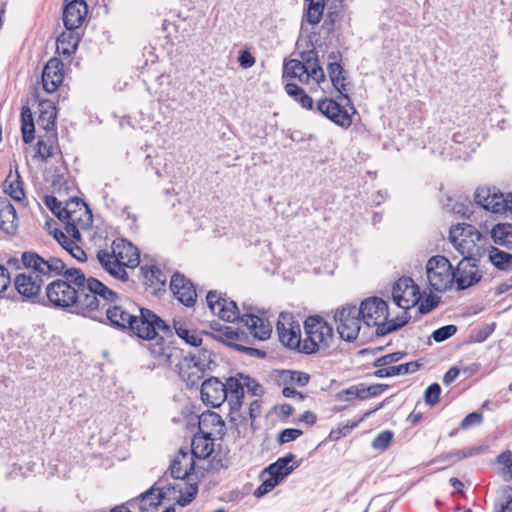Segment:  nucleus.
Segmentation results:
<instances>
[{"label":"nucleus","mask_w":512,"mask_h":512,"mask_svg":"<svg viewBox=\"0 0 512 512\" xmlns=\"http://www.w3.org/2000/svg\"><path fill=\"white\" fill-rule=\"evenodd\" d=\"M170 475L174 479L184 480L193 474L195 470V460L190 455L187 448H180L177 455L172 460L170 466Z\"/></svg>","instance_id":"nucleus-21"},{"label":"nucleus","mask_w":512,"mask_h":512,"mask_svg":"<svg viewBox=\"0 0 512 512\" xmlns=\"http://www.w3.org/2000/svg\"><path fill=\"white\" fill-rule=\"evenodd\" d=\"M197 493L198 485L196 483L191 484L187 491L177 498L176 503L181 507H186L196 498Z\"/></svg>","instance_id":"nucleus-61"},{"label":"nucleus","mask_w":512,"mask_h":512,"mask_svg":"<svg viewBox=\"0 0 512 512\" xmlns=\"http://www.w3.org/2000/svg\"><path fill=\"white\" fill-rule=\"evenodd\" d=\"M74 274H76L74 282L80 289V315L95 321H102L107 307L119 300L118 293L99 279L92 276L86 277L81 269L74 271Z\"/></svg>","instance_id":"nucleus-3"},{"label":"nucleus","mask_w":512,"mask_h":512,"mask_svg":"<svg viewBox=\"0 0 512 512\" xmlns=\"http://www.w3.org/2000/svg\"><path fill=\"white\" fill-rule=\"evenodd\" d=\"M358 308L363 323L369 327L375 326L377 329L379 325H383L388 320V304L379 297H370L363 300Z\"/></svg>","instance_id":"nucleus-9"},{"label":"nucleus","mask_w":512,"mask_h":512,"mask_svg":"<svg viewBox=\"0 0 512 512\" xmlns=\"http://www.w3.org/2000/svg\"><path fill=\"white\" fill-rule=\"evenodd\" d=\"M317 111L341 128L348 129L352 116L340 103L331 98H322L317 102Z\"/></svg>","instance_id":"nucleus-11"},{"label":"nucleus","mask_w":512,"mask_h":512,"mask_svg":"<svg viewBox=\"0 0 512 512\" xmlns=\"http://www.w3.org/2000/svg\"><path fill=\"white\" fill-rule=\"evenodd\" d=\"M426 274L430 287L438 292L447 291L455 282V269L442 255L433 256L428 260Z\"/></svg>","instance_id":"nucleus-7"},{"label":"nucleus","mask_w":512,"mask_h":512,"mask_svg":"<svg viewBox=\"0 0 512 512\" xmlns=\"http://www.w3.org/2000/svg\"><path fill=\"white\" fill-rule=\"evenodd\" d=\"M305 339L302 343V353L314 354L321 349H327L333 341V327L319 315L307 317L304 321Z\"/></svg>","instance_id":"nucleus-6"},{"label":"nucleus","mask_w":512,"mask_h":512,"mask_svg":"<svg viewBox=\"0 0 512 512\" xmlns=\"http://www.w3.org/2000/svg\"><path fill=\"white\" fill-rule=\"evenodd\" d=\"M74 271H80V269L66 267L63 274L49 281L39 304L80 315L81 296L80 289L74 282L76 278Z\"/></svg>","instance_id":"nucleus-4"},{"label":"nucleus","mask_w":512,"mask_h":512,"mask_svg":"<svg viewBox=\"0 0 512 512\" xmlns=\"http://www.w3.org/2000/svg\"><path fill=\"white\" fill-rule=\"evenodd\" d=\"M405 356H406V353L405 352H400V351L389 353V354H386V355H383V356L377 358L373 362V366L374 367L387 366V365H389L391 363H395V362L400 361Z\"/></svg>","instance_id":"nucleus-60"},{"label":"nucleus","mask_w":512,"mask_h":512,"mask_svg":"<svg viewBox=\"0 0 512 512\" xmlns=\"http://www.w3.org/2000/svg\"><path fill=\"white\" fill-rule=\"evenodd\" d=\"M192 361L193 358H183L177 364L179 377L188 387L197 386L206 372L203 368L197 367Z\"/></svg>","instance_id":"nucleus-27"},{"label":"nucleus","mask_w":512,"mask_h":512,"mask_svg":"<svg viewBox=\"0 0 512 512\" xmlns=\"http://www.w3.org/2000/svg\"><path fill=\"white\" fill-rule=\"evenodd\" d=\"M409 319L410 316L404 312L402 315L397 316L391 321L387 320L383 325H379V328L376 329V334L378 336H385L391 332L397 331L398 329L405 326L409 322Z\"/></svg>","instance_id":"nucleus-41"},{"label":"nucleus","mask_w":512,"mask_h":512,"mask_svg":"<svg viewBox=\"0 0 512 512\" xmlns=\"http://www.w3.org/2000/svg\"><path fill=\"white\" fill-rule=\"evenodd\" d=\"M224 427V421L216 412L206 411L199 416L198 428L200 433L212 436L215 431L218 434H222Z\"/></svg>","instance_id":"nucleus-29"},{"label":"nucleus","mask_w":512,"mask_h":512,"mask_svg":"<svg viewBox=\"0 0 512 512\" xmlns=\"http://www.w3.org/2000/svg\"><path fill=\"white\" fill-rule=\"evenodd\" d=\"M170 289L177 300L186 307H192L196 303L197 292L194 284L183 274L176 272L172 275Z\"/></svg>","instance_id":"nucleus-14"},{"label":"nucleus","mask_w":512,"mask_h":512,"mask_svg":"<svg viewBox=\"0 0 512 512\" xmlns=\"http://www.w3.org/2000/svg\"><path fill=\"white\" fill-rule=\"evenodd\" d=\"M238 330L239 329L235 330L230 326H224L221 334L219 335H214L213 333L210 332H206L205 334L234 349L235 345H241L240 343L235 342V340L238 337Z\"/></svg>","instance_id":"nucleus-44"},{"label":"nucleus","mask_w":512,"mask_h":512,"mask_svg":"<svg viewBox=\"0 0 512 512\" xmlns=\"http://www.w3.org/2000/svg\"><path fill=\"white\" fill-rule=\"evenodd\" d=\"M173 328L176 335L182 339L186 344L193 347L202 345V338L195 330H190L186 327V323L182 320H173Z\"/></svg>","instance_id":"nucleus-34"},{"label":"nucleus","mask_w":512,"mask_h":512,"mask_svg":"<svg viewBox=\"0 0 512 512\" xmlns=\"http://www.w3.org/2000/svg\"><path fill=\"white\" fill-rule=\"evenodd\" d=\"M78 42L79 38L74 33V30L62 32L57 38L56 51L58 54L70 56L76 51Z\"/></svg>","instance_id":"nucleus-33"},{"label":"nucleus","mask_w":512,"mask_h":512,"mask_svg":"<svg viewBox=\"0 0 512 512\" xmlns=\"http://www.w3.org/2000/svg\"><path fill=\"white\" fill-rule=\"evenodd\" d=\"M286 320V315L282 313L276 325L279 340L285 347L302 353L303 341L301 340L300 327L298 324L293 325V323H288L289 327H286Z\"/></svg>","instance_id":"nucleus-19"},{"label":"nucleus","mask_w":512,"mask_h":512,"mask_svg":"<svg viewBox=\"0 0 512 512\" xmlns=\"http://www.w3.org/2000/svg\"><path fill=\"white\" fill-rule=\"evenodd\" d=\"M422 366L419 361H411L404 364L391 366L393 376L406 375L417 372Z\"/></svg>","instance_id":"nucleus-56"},{"label":"nucleus","mask_w":512,"mask_h":512,"mask_svg":"<svg viewBox=\"0 0 512 512\" xmlns=\"http://www.w3.org/2000/svg\"><path fill=\"white\" fill-rule=\"evenodd\" d=\"M278 484L279 482L276 479H274L272 476H269V478L265 479L254 491L253 495L257 498H260L272 491Z\"/></svg>","instance_id":"nucleus-64"},{"label":"nucleus","mask_w":512,"mask_h":512,"mask_svg":"<svg viewBox=\"0 0 512 512\" xmlns=\"http://www.w3.org/2000/svg\"><path fill=\"white\" fill-rule=\"evenodd\" d=\"M303 434V432L300 429L296 428H286L280 431L277 437V441L280 444H285L291 441L296 440L298 437H300Z\"/></svg>","instance_id":"nucleus-62"},{"label":"nucleus","mask_w":512,"mask_h":512,"mask_svg":"<svg viewBox=\"0 0 512 512\" xmlns=\"http://www.w3.org/2000/svg\"><path fill=\"white\" fill-rule=\"evenodd\" d=\"M44 203L59 220L65 219V215L63 213L65 210V205L62 206V202L59 201L55 196H45Z\"/></svg>","instance_id":"nucleus-55"},{"label":"nucleus","mask_w":512,"mask_h":512,"mask_svg":"<svg viewBox=\"0 0 512 512\" xmlns=\"http://www.w3.org/2000/svg\"><path fill=\"white\" fill-rule=\"evenodd\" d=\"M280 379L284 385L306 386L309 383L310 375L302 371L282 370Z\"/></svg>","instance_id":"nucleus-39"},{"label":"nucleus","mask_w":512,"mask_h":512,"mask_svg":"<svg viewBox=\"0 0 512 512\" xmlns=\"http://www.w3.org/2000/svg\"><path fill=\"white\" fill-rule=\"evenodd\" d=\"M482 274L478 270V260L473 257H463L455 268V282L458 290H464L478 283Z\"/></svg>","instance_id":"nucleus-12"},{"label":"nucleus","mask_w":512,"mask_h":512,"mask_svg":"<svg viewBox=\"0 0 512 512\" xmlns=\"http://www.w3.org/2000/svg\"><path fill=\"white\" fill-rule=\"evenodd\" d=\"M441 387L438 383H432L425 391L424 400L429 406H434L439 402Z\"/></svg>","instance_id":"nucleus-59"},{"label":"nucleus","mask_w":512,"mask_h":512,"mask_svg":"<svg viewBox=\"0 0 512 512\" xmlns=\"http://www.w3.org/2000/svg\"><path fill=\"white\" fill-rule=\"evenodd\" d=\"M474 227L470 224H457L450 229L449 239L457 246L459 236H470L473 233Z\"/></svg>","instance_id":"nucleus-54"},{"label":"nucleus","mask_w":512,"mask_h":512,"mask_svg":"<svg viewBox=\"0 0 512 512\" xmlns=\"http://www.w3.org/2000/svg\"><path fill=\"white\" fill-rule=\"evenodd\" d=\"M206 303L210 311L221 320L226 322L239 320L248 328L252 338L244 331L238 330L236 343L253 344L255 339L266 340L272 333V326L269 321L255 315L252 307L241 314L236 302L227 298L225 294L210 290L206 296Z\"/></svg>","instance_id":"nucleus-2"},{"label":"nucleus","mask_w":512,"mask_h":512,"mask_svg":"<svg viewBox=\"0 0 512 512\" xmlns=\"http://www.w3.org/2000/svg\"><path fill=\"white\" fill-rule=\"evenodd\" d=\"M383 407V403H380L379 406L374 408L373 410L366 411L358 420L356 421H348L345 424H340L337 428L340 432H345V436H347L354 428H356L362 421L376 412L378 409Z\"/></svg>","instance_id":"nucleus-57"},{"label":"nucleus","mask_w":512,"mask_h":512,"mask_svg":"<svg viewBox=\"0 0 512 512\" xmlns=\"http://www.w3.org/2000/svg\"><path fill=\"white\" fill-rule=\"evenodd\" d=\"M474 201L477 205L493 213L507 211V203L501 192L491 188H478L474 194Z\"/></svg>","instance_id":"nucleus-16"},{"label":"nucleus","mask_w":512,"mask_h":512,"mask_svg":"<svg viewBox=\"0 0 512 512\" xmlns=\"http://www.w3.org/2000/svg\"><path fill=\"white\" fill-rule=\"evenodd\" d=\"M480 452L479 447L465 448L462 450H454L447 453H442L431 460V463L440 462H457L462 459L472 457Z\"/></svg>","instance_id":"nucleus-36"},{"label":"nucleus","mask_w":512,"mask_h":512,"mask_svg":"<svg viewBox=\"0 0 512 512\" xmlns=\"http://www.w3.org/2000/svg\"><path fill=\"white\" fill-rule=\"evenodd\" d=\"M496 462L500 465H502L501 475L505 481H511L512 480V451L505 450L504 452L500 453L497 458Z\"/></svg>","instance_id":"nucleus-47"},{"label":"nucleus","mask_w":512,"mask_h":512,"mask_svg":"<svg viewBox=\"0 0 512 512\" xmlns=\"http://www.w3.org/2000/svg\"><path fill=\"white\" fill-rule=\"evenodd\" d=\"M394 433L391 430L380 432L372 441L371 446L378 451H385L392 442Z\"/></svg>","instance_id":"nucleus-53"},{"label":"nucleus","mask_w":512,"mask_h":512,"mask_svg":"<svg viewBox=\"0 0 512 512\" xmlns=\"http://www.w3.org/2000/svg\"><path fill=\"white\" fill-rule=\"evenodd\" d=\"M201 399L212 407H219L226 401L223 382L216 377H211L201 384Z\"/></svg>","instance_id":"nucleus-22"},{"label":"nucleus","mask_w":512,"mask_h":512,"mask_svg":"<svg viewBox=\"0 0 512 512\" xmlns=\"http://www.w3.org/2000/svg\"><path fill=\"white\" fill-rule=\"evenodd\" d=\"M214 449L213 438L210 435L203 433H196L191 441V452L190 455L193 459H205L211 455Z\"/></svg>","instance_id":"nucleus-30"},{"label":"nucleus","mask_w":512,"mask_h":512,"mask_svg":"<svg viewBox=\"0 0 512 512\" xmlns=\"http://www.w3.org/2000/svg\"><path fill=\"white\" fill-rule=\"evenodd\" d=\"M161 480L157 481L152 487L145 492L141 493L138 497L133 498L127 502L128 505L134 506L138 504L141 512H153L162 503L166 497L164 486H157Z\"/></svg>","instance_id":"nucleus-15"},{"label":"nucleus","mask_w":512,"mask_h":512,"mask_svg":"<svg viewBox=\"0 0 512 512\" xmlns=\"http://www.w3.org/2000/svg\"><path fill=\"white\" fill-rule=\"evenodd\" d=\"M342 9L338 8L337 5L329 6L328 12L322 24V29L327 33L331 34L336 28V24L342 19Z\"/></svg>","instance_id":"nucleus-43"},{"label":"nucleus","mask_w":512,"mask_h":512,"mask_svg":"<svg viewBox=\"0 0 512 512\" xmlns=\"http://www.w3.org/2000/svg\"><path fill=\"white\" fill-rule=\"evenodd\" d=\"M53 156V141L51 138L44 140L38 139L35 145V157L40 158L42 161H47Z\"/></svg>","instance_id":"nucleus-50"},{"label":"nucleus","mask_w":512,"mask_h":512,"mask_svg":"<svg viewBox=\"0 0 512 512\" xmlns=\"http://www.w3.org/2000/svg\"><path fill=\"white\" fill-rule=\"evenodd\" d=\"M46 283L42 279L35 278L26 272L16 275L14 278V287L17 292L27 300L39 303L42 298V287Z\"/></svg>","instance_id":"nucleus-13"},{"label":"nucleus","mask_w":512,"mask_h":512,"mask_svg":"<svg viewBox=\"0 0 512 512\" xmlns=\"http://www.w3.org/2000/svg\"><path fill=\"white\" fill-rule=\"evenodd\" d=\"M295 459V455L288 453L283 457L278 458L275 462L268 465L262 472V474H268L276 479L279 483L283 481L285 477L291 474L296 468L300 466V461L289 465Z\"/></svg>","instance_id":"nucleus-25"},{"label":"nucleus","mask_w":512,"mask_h":512,"mask_svg":"<svg viewBox=\"0 0 512 512\" xmlns=\"http://www.w3.org/2000/svg\"><path fill=\"white\" fill-rule=\"evenodd\" d=\"M334 318L341 339L351 342L357 338L361 322H363L358 307L355 305L343 306L336 311Z\"/></svg>","instance_id":"nucleus-8"},{"label":"nucleus","mask_w":512,"mask_h":512,"mask_svg":"<svg viewBox=\"0 0 512 512\" xmlns=\"http://www.w3.org/2000/svg\"><path fill=\"white\" fill-rule=\"evenodd\" d=\"M283 78H297L302 83H308L311 79L301 58L290 59L284 63Z\"/></svg>","instance_id":"nucleus-32"},{"label":"nucleus","mask_w":512,"mask_h":512,"mask_svg":"<svg viewBox=\"0 0 512 512\" xmlns=\"http://www.w3.org/2000/svg\"><path fill=\"white\" fill-rule=\"evenodd\" d=\"M491 237L495 244L512 249V224H496L491 230Z\"/></svg>","instance_id":"nucleus-35"},{"label":"nucleus","mask_w":512,"mask_h":512,"mask_svg":"<svg viewBox=\"0 0 512 512\" xmlns=\"http://www.w3.org/2000/svg\"><path fill=\"white\" fill-rule=\"evenodd\" d=\"M65 219L71 221H82L83 216L87 221H92V214L85 202L78 197L70 198L65 203Z\"/></svg>","instance_id":"nucleus-31"},{"label":"nucleus","mask_w":512,"mask_h":512,"mask_svg":"<svg viewBox=\"0 0 512 512\" xmlns=\"http://www.w3.org/2000/svg\"><path fill=\"white\" fill-rule=\"evenodd\" d=\"M419 287L416 284L410 285L405 292H402L403 300L400 302L402 309H409L419 300Z\"/></svg>","instance_id":"nucleus-52"},{"label":"nucleus","mask_w":512,"mask_h":512,"mask_svg":"<svg viewBox=\"0 0 512 512\" xmlns=\"http://www.w3.org/2000/svg\"><path fill=\"white\" fill-rule=\"evenodd\" d=\"M300 58L311 79L317 83L325 81V74L319 63L318 52L314 47L300 52Z\"/></svg>","instance_id":"nucleus-28"},{"label":"nucleus","mask_w":512,"mask_h":512,"mask_svg":"<svg viewBox=\"0 0 512 512\" xmlns=\"http://www.w3.org/2000/svg\"><path fill=\"white\" fill-rule=\"evenodd\" d=\"M15 173V179L10 181L8 188H5V192L14 200L21 201L25 197L23 183L17 170Z\"/></svg>","instance_id":"nucleus-51"},{"label":"nucleus","mask_w":512,"mask_h":512,"mask_svg":"<svg viewBox=\"0 0 512 512\" xmlns=\"http://www.w3.org/2000/svg\"><path fill=\"white\" fill-rule=\"evenodd\" d=\"M88 6L84 0H72L63 8V24L67 30H75L84 22Z\"/></svg>","instance_id":"nucleus-20"},{"label":"nucleus","mask_w":512,"mask_h":512,"mask_svg":"<svg viewBox=\"0 0 512 512\" xmlns=\"http://www.w3.org/2000/svg\"><path fill=\"white\" fill-rule=\"evenodd\" d=\"M66 221L65 232L67 237L70 236L73 241H79L81 239V234L79 231L80 228H88L92 221H87V219H82V221H71L70 219H64Z\"/></svg>","instance_id":"nucleus-45"},{"label":"nucleus","mask_w":512,"mask_h":512,"mask_svg":"<svg viewBox=\"0 0 512 512\" xmlns=\"http://www.w3.org/2000/svg\"><path fill=\"white\" fill-rule=\"evenodd\" d=\"M18 229V218L15 207L6 198L0 197V232L13 236Z\"/></svg>","instance_id":"nucleus-24"},{"label":"nucleus","mask_w":512,"mask_h":512,"mask_svg":"<svg viewBox=\"0 0 512 512\" xmlns=\"http://www.w3.org/2000/svg\"><path fill=\"white\" fill-rule=\"evenodd\" d=\"M48 107L51 108V110H41L38 120L39 123L42 124L43 127L47 130L54 127L56 118V113L54 112V108L50 105V103L48 104Z\"/></svg>","instance_id":"nucleus-63"},{"label":"nucleus","mask_w":512,"mask_h":512,"mask_svg":"<svg viewBox=\"0 0 512 512\" xmlns=\"http://www.w3.org/2000/svg\"><path fill=\"white\" fill-rule=\"evenodd\" d=\"M64 64L61 59L53 57L44 66L42 71V85L47 93L55 92L64 79Z\"/></svg>","instance_id":"nucleus-17"},{"label":"nucleus","mask_w":512,"mask_h":512,"mask_svg":"<svg viewBox=\"0 0 512 512\" xmlns=\"http://www.w3.org/2000/svg\"><path fill=\"white\" fill-rule=\"evenodd\" d=\"M226 401L230 400H243L244 398V387L243 384L235 377H229L226 382L223 383Z\"/></svg>","instance_id":"nucleus-40"},{"label":"nucleus","mask_w":512,"mask_h":512,"mask_svg":"<svg viewBox=\"0 0 512 512\" xmlns=\"http://www.w3.org/2000/svg\"><path fill=\"white\" fill-rule=\"evenodd\" d=\"M214 353L206 347H203L199 350L197 354H189L184 358H193L192 363L197 365V367L203 368V370L211 369L212 364H214Z\"/></svg>","instance_id":"nucleus-42"},{"label":"nucleus","mask_w":512,"mask_h":512,"mask_svg":"<svg viewBox=\"0 0 512 512\" xmlns=\"http://www.w3.org/2000/svg\"><path fill=\"white\" fill-rule=\"evenodd\" d=\"M415 284L411 277L399 278L392 288V298L397 306H401L400 302L403 300L402 292H405L410 285Z\"/></svg>","instance_id":"nucleus-48"},{"label":"nucleus","mask_w":512,"mask_h":512,"mask_svg":"<svg viewBox=\"0 0 512 512\" xmlns=\"http://www.w3.org/2000/svg\"><path fill=\"white\" fill-rule=\"evenodd\" d=\"M99 322L142 340H157L150 347L151 354L161 364L170 365L172 363L171 350L164 344V338L171 336L172 330L152 310L141 307L133 301L119 299L107 307L102 321Z\"/></svg>","instance_id":"nucleus-1"},{"label":"nucleus","mask_w":512,"mask_h":512,"mask_svg":"<svg viewBox=\"0 0 512 512\" xmlns=\"http://www.w3.org/2000/svg\"><path fill=\"white\" fill-rule=\"evenodd\" d=\"M97 259L101 267L110 276L124 282L128 280V274L126 272L125 267L111 251L99 250L97 252Z\"/></svg>","instance_id":"nucleus-26"},{"label":"nucleus","mask_w":512,"mask_h":512,"mask_svg":"<svg viewBox=\"0 0 512 512\" xmlns=\"http://www.w3.org/2000/svg\"><path fill=\"white\" fill-rule=\"evenodd\" d=\"M456 332L457 327L455 325L449 324L434 330L432 333V338L435 342L440 343L452 337Z\"/></svg>","instance_id":"nucleus-58"},{"label":"nucleus","mask_w":512,"mask_h":512,"mask_svg":"<svg viewBox=\"0 0 512 512\" xmlns=\"http://www.w3.org/2000/svg\"><path fill=\"white\" fill-rule=\"evenodd\" d=\"M286 93L298 102L304 109L311 110L313 108V99L305 92V90L295 83H287L285 85Z\"/></svg>","instance_id":"nucleus-37"},{"label":"nucleus","mask_w":512,"mask_h":512,"mask_svg":"<svg viewBox=\"0 0 512 512\" xmlns=\"http://www.w3.org/2000/svg\"><path fill=\"white\" fill-rule=\"evenodd\" d=\"M21 262L27 274L42 279L45 283H48L53 278L59 277L67 267L61 258L51 255L44 257L35 251L23 252Z\"/></svg>","instance_id":"nucleus-5"},{"label":"nucleus","mask_w":512,"mask_h":512,"mask_svg":"<svg viewBox=\"0 0 512 512\" xmlns=\"http://www.w3.org/2000/svg\"><path fill=\"white\" fill-rule=\"evenodd\" d=\"M111 252L125 268H135L140 263L138 249L124 238H116L111 245Z\"/></svg>","instance_id":"nucleus-18"},{"label":"nucleus","mask_w":512,"mask_h":512,"mask_svg":"<svg viewBox=\"0 0 512 512\" xmlns=\"http://www.w3.org/2000/svg\"><path fill=\"white\" fill-rule=\"evenodd\" d=\"M340 58L341 55L339 52H331L328 55V59L330 60V62L328 63L327 66V72L333 87L339 92V96L337 97V99L346 100V104L350 105L352 113H355L356 110L352 105L351 99L347 93L348 89L346 83V71L344 70L343 66L340 63Z\"/></svg>","instance_id":"nucleus-10"},{"label":"nucleus","mask_w":512,"mask_h":512,"mask_svg":"<svg viewBox=\"0 0 512 512\" xmlns=\"http://www.w3.org/2000/svg\"><path fill=\"white\" fill-rule=\"evenodd\" d=\"M143 276V283L151 293L158 295L160 292L165 291L167 282L166 274L156 265H143L140 268Z\"/></svg>","instance_id":"nucleus-23"},{"label":"nucleus","mask_w":512,"mask_h":512,"mask_svg":"<svg viewBox=\"0 0 512 512\" xmlns=\"http://www.w3.org/2000/svg\"><path fill=\"white\" fill-rule=\"evenodd\" d=\"M496 324H484L483 326L479 328H475L471 331L468 337L469 343H482L484 342L493 332L495 329Z\"/></svg>","instance_id":"nucleus-46"},{"label":"nucleus","mask_w":512,"mask_h":512,"mask_svg":"<svg viewBox=\"0 0 512 512\" xmlns=\"http://www.w3.org/2000/svg\"><path fill=\"white\" fill-rule=\"evenodd\" d=\"M337 398L341 401H351L353 399L364 400V384L352 385L341 390L337 394Z\"/></svg>","instance_id":"nucleus-49"},{"label":"nucleus","mask_w":512,"mask_h":512,"mask_svg":"<svg viewBox=\"0 0 512 512\" xmlns=\"http://www.w3.org/2000/svg\"><path fill=\"white\" fill-rule=\"evenodd\" d=\"M489 259L501 271L512 270V254L502 251L494 246L489 250Z\"/></svg>","instance_id":"nucleus-38"}]
</instances>
